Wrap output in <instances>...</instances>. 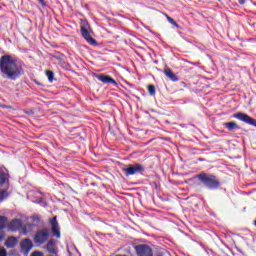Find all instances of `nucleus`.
I'll list each match as a JSON object with an SVG mask.
<instances>
[{
  "label": "nucleus",
  "mask_w": 256,
  "mask_h": 256,
  "mask_svg": "<svg viewBox=\"0 0 256 256\" xmlns=\"http://www.w3.org/2000/svg\"><path fill=\"white\" fill-rule=\"evenodd\" d=\"M0 71L2 73V77L6 79H11L15 81V79H19L21 75H23V67L17 64L11 56H2L0 59Z\"/></svg>",
  "instance_id": "f257e3e1"
},
{
  "label": "nucleus",
  "mask_w": 256,
  "mask_h": 256,
  "mask_svg": "<svg viewBox=\"0 0 256 256\" xmlns=\"http://www.w3.org/2000/svg\"><path fill=\"white\" fill-rule=\"evenodd\" d=\"M200 182L207 187V189H219V179H217V176L211 175V174H206V173H201L197 176Z\"/></svg>",
  "instance_id": "f03ea898"
},
{
  "label": "nucleus",
  "mask_w": 256,
  "mask_h": 256,
  "mask_svg": "<svg viewBox=\"0 0 256 256\" xmlns=\"http://www.w3.org/2000/svg\"><path fill=\"white\" fill-rule=\"evenodd\" d=\"M49 229L44 228L41 230H38L34 236V243L36 245H43L44 243H47L49 241Z\"/></svg>",
  "instance_id": "7ed1b4c3"
},
{
  "label": "nucleus",
  "mask_w": 256,
  "mask_h": 256,
  "mask_svg": "<svg viewBox=\"0 0 256 256\" xmlns=\"http://www.w3.org/2000/svg\"><path fill=\"white\" fill-rule=\"evenodd\" d=\"M233 118L238 119V121H242V123H246L247 125H252L253 127H256V120L243 112L233 114Z\"/></svg>",
  "instance_id": "20e7f679"
},
{
  "label": "nucleus",
  "mask_w": 256,
  "mask_h": 256,
  "mask_svg": "<svg viewBox=\"0 0 256 256\" xmlns=\"http://www.w3.org/2000/svg\"><path fill=\"white\" fill-rule=\"evenodd\" d=\"M141 171H145V168L141 164L129 165L127 168H123V172L127 177L129 175H135V173H141Z\"/></svg>",
  "instance_id": "39448f33"
},
{
  "label": "nucleus",
  "mask_w": 256,
  "mask_h": 256,
  "mask_svg": "<svg viewBox=\"0 0 256 256\" xmlns=\"http://www.w3.org/2000/svg\"><path fill=\"white\" fill-rule=\"evenodd\" d=\"M138 256H153V250L146 244H140L135 247Z\"/></svg>",
  "instance_id": "423d86ee"
},
{
  "label": "nucleus",
  "mask_w": 256,
  "mask_h": 256,
  "mask_svg": "<svg viewBox=\"0 0 256 256\" xmlns=\"http://www.w3.org/2000/svg\"><path fill=\"white\" fill-rule=\"evenodd\" d=\"M50 225L52 229V235L57 237V239L61 238V228L59 227V222H57V216L53 217L50 220Z\"/></svg>",
  "instance_id": "0eeeda50"
},
{
  "label": "nucleus",
  "mask_w": 256,
  "mask_h": 256,
  "mask_svg": "<svg viewBox=\"0 0 256 256\" xmlns=\"http://www.w3.org/2000/svg\"><path fill=\"white\" fill-rule=\"evenodd\" d=\"M81 34L82 37L87 41V43H89L90 45H97V41L91 37V34L89 33V30H87V27L81 26Z\"/></svg>",
  "instance_id": "6e6552de"
},
{
  "label": "nucleus",
  "mask_w": 256,
  "mask_h": 256,
  "mask_svg": "<svg viewBox=\"0 0 256 256\" xmlns=\"http://www.w3.org/2000/svg\"><path fill=\"white\" fill-rule=\"evenodd\" d=\"M20 247L22 251L29 253L31 249H33V242L31 241V239H24L21 241Z\"/></svg>",
  "instance_id": "1a4fd4ad"
},
{
  "label": "nucleus",
  "mask_w": 256,
  "mask_h": 256,
  "mask_svg": "<svg viewBox=\"0 0 256 256\" xmlns=\"http://www.w3.org/2000/svg\"><path fill=\"white\" fill-rule=\"evenodd\" d=\"M17 243H19V240H17V238L10 236L6 239L4 245L5 247H7V249H13L14 247H16Z\"/></svg>",
  "instance_id": "9d476101"
},
{
  "label": "nucleus",
  "mask_w": 256,
  "mask_h": 256,
  "mask_svg": "<svg viewBox=\"0 0 256 256\" xmlns=\"http://www.w3.org/2000/svg\"><path fill=\"white\" fill-rule=\"evenodd\" d=\"M21 225H23V222L19 219L12 220L8 227L10 231H18V229H21Z\"/></svg>",
  "instance_id": "9b49d317"
},
{
  "label": "nucleus",
  "mask_w": 256,
  "mask_h": 256,
  "mask_svg": "<svg viewBox=\"0 0 256 256\" xmlns=\"http://www.w3.org/2000/svg\"><path fill=\"white\" fill-rule=\"evenodd\" d=\"M46 249L48 253H51L52 255H57V246L55 245V242L53 240H49Z\"/></svg>",
  "instance_id": "f8f14e48"
},
{
  "label": "nucleus",
  "mask_w": 256,
  "mask_h": 256,
  "mask_svg": "<svg viewBox=\"0 0 256 256\" xmlns=\"http://www.w3.org/2000/svg\"><path fill=\"white\" fill-rule=\"evenodd\" d=\"M164 74L166 75V77H169L171 81H179V78L177 77V75L173 73V71L169 68L164 70Z\"/></svg>",
  "instance_id": "ddd939ff"
},
{
  "label": "nucleus",
  "mask_w": 256,
  "mask_h": 256,
  "mask_svg": "<svg viewBox=\"0 0 256 256\" xmlns=\"http://www.w3.org/2000/svg\"><path fill=\"white\" fill-rule=\"evenodd\" d=\"M99 81H102V83H112L114 85H117V82L115 81V79L109 77V76H105V75H100L98 76Z\"/></svg>",
  "instance_id": "4468645a"
},
{
  "label": "nucleus",
  "mask_w": 256,
  "mask_h": 256,
  "mask_svg": "<svg viewBox=\"0 0 256 256\" xmlns=\"http://www.w3.org/2000/svg\"><path fill=\"white\" fill-rule=\"evenodd\" d=\"M224 127L228 128V131H235V129H241L239 125H237L235 122H226L224 123Z\"/></svg>",
  "instance_id": "2eb2a0df"
},
{
  "label": "nucleus",
  "mask_w": 256,
  "mask_h": 256,
  "mask_svg": "<svg viewBox=\"0 0 256 256\" xmlns=\"http://www.w3.org/2000/svg\"><path fill=\"white\" fill-rule=\"evenodd\" d=\"M5 225H7V217L0 216V229H5Z\"/></svg>",
  "instance_id": "dca6fc26"
},
{
  "label": "nucleus",
  "mask_w": 256,
  "mask_h": 256,
  "mask_svg": "<svg viewBox=\"0 0 256 256\" xmlns=\"http://www.w3.org/2000/svg\"><path fill=\"white\" fill-rule=\"evenodd\" d=\"M46 77H48V80L50 81V83H53L55 73H53V71H51V70H48V71H46Z\"/></svg>",
  "instance_id": "f3484780"
},
{
  "label": "nucleus",
  "mask_w": 256,
  "mask_h": 256,
  "mask_svg": "<svg viewBox=\"0 0 256 256\" xmlns=\"http://www.w3.org/2000/svg\"><path fill=\"white\" fill-rule=\"evenodd\" d=\"M166 19H167V21H168L171 25H173L174 27H179V24H177L176 21H175L173 18H171V16L166 15Z\"/></svg>",
  "instance_id": "a211bd4d"
},
{
  "label": "nucleus",
  "mask_w": 256,
  "mask_h": 256,
  "mask_svg": "<svg viewBox=\"0 0 256 256\" xmlns=\"http://www.w3.org/2000/svg\"><path fill=\"white\" fill-rule=\"evenodd\" d=\"M5 181H7V177L3 172H0V185H5Z\"/></svg>",
  "instance_id": "6ab92c4d"
},
{
  "label": "nucleus",
  "mask_w": 256,
  "mask_h": 256,
  "mask_svg": "<svg viewBox=\"0 0 256 256\" xmlns=\"http://www.w3.org/2000/svg\"><path fill=\"white\" fill-rule=\"evenodd\" d=\"M148 91L150 95H155V86L154 85L148 86Z\"/></svg>",
  "instance_id": "aec40b11"
},
{
  "label": "nucleus",
  "mask_w": 256,
  "mask_h": 256,
  "mask_svg": "<svg viewBox=\"0 0 256 256\" xmlns=\"http://www.w3.org/2000/svg\"><path fill=\"white\" fill-rule=\"evenodd\" d=\"M7 197V191L3 190L0 191V201H3V199H6Z\"/></svg>",
  "instance_id": "412c9836"
},
{
  "label": "nucleus",
  "mask_w": 256,
  "mask_h": 256,
  "mask_svg": "<svg viewBox=\"0 0 256 256\" xmlns=\"http://www.w3.org/2000/svg\"><path fill=\"white\" fill-rule=\"evenodd\" d=\"M0 256H7V250L5 248L0 249Z\"/></svg>",
  "instance_id": "4be33fe9"
},
{
  "label": "nucleus",
  "mask_w": 256,
  "mask_h": 256,
  "mask_svg": "<svg viewBox=\"0 0 256 256\" xmlns=\"http://www.w3.org/2000/svg\"><path fill=\"white\" fill-rule=\"evenodd\" d=\"M31 256H44V255H43V252L36 251L32 253Z\"/></svg>",
  "instance_id": "5701e85b"
},
{
  "label": "nucleus",
  "mask_w": 256,
  "mask_h": 256,
  "mask_svg": "<svg viewBox=\"0 0 256 256\" xmlns=\"http://www.w3.org/2000/svg\"><path fill=\"white\" fill-rule=\"evenodd\" d=\"M5 235L3 234V232H0V241H3Z\"/></svg>",
  "instance_id": "b1692460"
},
{
  "label": "nucleus",
  "mask_w": 256,
  "mask_h": 256,
  "mask_svg": "<svg viewBox=\"0 0 256 256\" xmlns=\"http://www.w3.org/2000/svg\"><path fill=\"white\" fill-rule=\"evenodd\" d=\"M238 3H240V5H245V0H238Z\"/></svg>",
  "instance_id": "393cba45"
},
{
  "label": "nucleus",
  "mask_w": 256,
  "mask_h": 256,
  "mask_svg": "<svg viewBox=\"0 0 256 256\" xmlns=\"http://www.w3.org/2000/svg\"><path fill=\"white\" fill-rule=\"evenodd\" d=\"M40 3H41V5H45V0H38Z\"/></svg>",
  "instance_id": "a878e982"
}]
</instances>
